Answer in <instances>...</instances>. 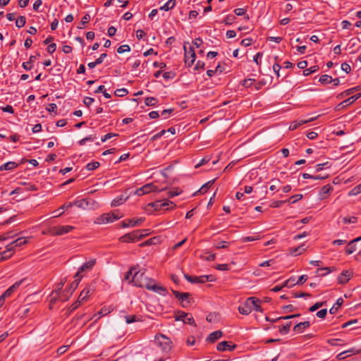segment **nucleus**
<instances>
[{
  "label": "nucleus",
  "instance_id": "obj_1",
  "mask_svg": "<svg viewBox=\"0 0 361 361\" xmlns=\"http://www.w3.org/2000/svg\"><path fill=\"white\" fill-rule=\"evenodd\" d=\"M96 264V259H91L90 260L85 262L82 265H81L78 271L75 275V279L71 283V288L73 290H75L78 286L82 278L83 277V273L88 272L92 269Z\"/></svg>",
  "mask_w": 361,
  "mask_h": 361
},
{
  "label": "nucleus",
  "instance_id": "obj_2",
  "mask_svg": "<svg viewBox=\"0 0 361 361\" xmlns=\"http://www.w3.org/2000/svg\"><path fill=\"white\" fill-rule=\"evenodd\" d=\"M152 279L148 278L145 276L144 271H135L132 276L131 280L129 281V284H132L137 287H145L148 282H150Z\"/></svg>",
  "mask_w": 361,
  "mask_h": 361
},
{
  "label": "nucleus",
  "instance_id": "obj_3",
  "mask_svg": "<svg viewBox=\"0 0 361 361\" xmlns=\"http://www.w3.org/2000/svg\"><path fill=\"white\" fill-rule=\"evenodd\" d=\"M154 343L163 352L168 353L172 348L170 338L163 334L156 335Z\"/></svg>",
  "mask_w": 361,
  "mask_h": 361
},
{
  "label": "nucleus",
  "instance_id": "obj_4",
  "mask_svg": "<svg viewBox=\"0 0 361 361\" xmlns=\"http://www.w3.org/2000/svg\"><path fill=\"white\" fill-rule=\"evenodd\" d=\"M148 207H152L155 211H159L161 209L171 210L173 209L176 205L172 201L169 200H164V201L157 200L154 202H151L147 204Z\"/></svg>",
  "mask_w": 361,
  "mask_h": 361
},
{
  "label": "nucleus",
  "instance_id": "obj_5",
  "mask_svg": "<svg viewBox=\"0 0 361 361\" xmlns=\"http://www.w3.org/2000/svg\"><path fill=\"white\" fill-rule=\"evenodd\" d=\"M73 229L74 227L72 226H56L47 228V231H43V233L51 235H62L71 232Z\"/></svg>",
  "mask_w": 361,
  "mask_h": 361
},
{
  "label": "nucleus",
  "instance_id": "obj_6",
  "mask_svg": "<svg viewBox=\"0 0 361 361\" xmlns=\"http://www.w3.org/2000/svg\"><path fill=\"white\" fill-rule=\"evenodd\" d=\"M143 231H133V232L125 234L119 238V241L122 243H135L142 238L146 236V234H142Z\"/></svg>",
  "mask_w": 361,
  "mask_h": 361
},
{
  "label": "nucleus",
  "instance_id": "obj_7",
  "mask_svg": "<svg viewBox=\"0 0 361 361\" xmlns=\"http://www.w3.org/2000/svg\"><path fill=\"white\" fill-rule=\"evenodd\" d=\"M74 206L82 209H94L97 207V202L92 198H84L73 202Z\"/></svg>",
  "mask_w": 361,
  "mask_h": 361
},
{
  "label": "nucleus",
  "instance_id": "obj_8",
  "mask_svg": "<svg viewBox=\"0 0 361 361\" xmlns=\"http://www.w3.org/2000/svg\"><path fill=\"white\" fill-rule=\"evenodd\" d=\"M185 279L192 283H204L207 281H214L215 277L213 275H203L200 276H192L188 274H184Z\"/></svg>",
  "mask_w": 361,
  "mask_h": 361
},
{
  "label": "nucleus",
  "instance_id": "obj_9",
  "mask_svg": "<svg viewBox=\"0 0 361 361\" xmlns=\"http://www.w3.org/2000/svg\"><path fill=\"white\" fill-rule=\"evenodd\" d=\"M166 188H159L157 185H154V183H147L143 185L142 187L138 188L135 194L138 196H141L145 194H148L151 192H161L164 191Z\"/></svg>",
  "mask_w": 361,
  "mask_h": 361
},
{
  "label": "nucleus",
  "instance_id": "obj_10",
  "mask_svg": "<svg viewBox=\"0 0 361 361\" xmlns=\"http://www.w3.org/2000/svg\"><path fill=\"white\" fill-rule=\"evenodd\" d=\"M175 319L176 321H183L185 324H188L191 326H196L195 319L191 314L186 313L183 311H178L175 313Z\"/></svg>",
  "mask_w": 361,
  "mask_h": 361
},
{
  "label": "nucleus",
  "instance_id": "obj_11",
  "mask_svg": "<svg viewBox=\"0 0 361 361\" xmlns=\"http://www.w3.org/2000/svg\"><path fill=\"white\" fill-rule=\"evenodd\" d=\"M172 293L175 297L181 302L183 307H187L192 300V298H190L191 295L189 293H180L174 290H172Z\"/></svg>",
  "mask_w": 361,
  "mask_h": 361
},
{
  "label": "nucleus",
  "instance_id": "obj_12",
  "mask_svg": "<svg viewBox=\"0 0 361 361\" xmlns=\"http://www.w3.org/2000/svg\"><path fill=\"white\" fill-rule=\"evenodd\" d=\"M25 280L26 279H23L14 283L0 296V301L4 304L5 298H9L20 287V286L25 281Z\"/></svg>",
  "mask_w": 361,
  "mask_h": 361
},
{
  "label": "nucleus",
  "instance_id": "obj_13",
  "mask_svg": "<svg viewBox=\"0 0 361 361\" xmlns=\"http://www.w3.org/2000/svg\"><path fill=\"white\" fill-rule=\"evenodd\" d=\"M120 219V216L113 214H103L98 216L94 223L96 224H104L110 222H114L115 220Z\"/></svg>",
  "mask_w": 361,
  "mask_h": 361
},
{
  "label": "nucleus",
  "instance_id": "obj_14",
  "mask_svg": "<svg viewBox=\"0 0 361 361\" xmlns=\"http://www.w3.org/2000/svg\"><path fill=\"white\" fill-rule=\"evenodd\" d=\"M146 288L149 290L159 293L162 295H166L167 293L166 288L162 286L155 283L154 280L152 279L150 280V282H148L147 285H146Z\"/></svg>",
  "mask_w": 361,
  "mask_h": 361
},
{
  "label": "nucleus",
  "instance_id": "obj_15",
  "mask_svg": "<svg viewBox=\"0 0 361 361\" xmlns=\"http://www.w3.org/2000/svg\"><path fill=\"white\" fill-rule=\"evenodd\" d=\"M183 49L185 51V63L188 67H190L192 66L196 59L194 48L190 47L189 50L187 51L186 47L184 46Z\"/></svg>",
  "mask_w": 361,
  "mask_h": 361
},
{
  "label": "nucleus",
  "instance_id": "obj_16",
  "mask_svg": "<svg viewBox=\"0 0 361 361\" xmlns=\"http://www.w3.org/2000/svg\"><path fill=\"white\" fill-rule=\"evenodd\" d=\"M94 291V286L93 284L87 285L80 293L78 298L82 301H86L89 296Z\"/></svg>",
  "mask_w": 361,
  "mask_h": 361
},
{
  "label": "nucleus",
  "instance_id": "obj_17",
  "mask_svg": "<svg viewBox=\"0 0 361 361\" xmlns=\"http://www.w3.org/2000/svg\"><path fill=\"white\" fill-rule=\"evenodd\" d=\"M253 302L250 299H247L245 302L238 307V311L243 315L249 314L251 311V306L253 305Z\"/></svg>",
  "mask_w": 361,
  "mask_h": 361
},
{
  "label": "nucleus",
  "instance_id": "obj_18",
  "mask_svg": "<svg viewBox=\"0 0 361 361\" xmlns=\"http://www.w3.org/2000/svg\"><path fill=\"white\" fill-rule=\"evenodd\" d=\"M236 348V345L232 344V343L228 341H221L217 344L216 349L219 351H233Z\"/></svg>",
  "mask_w": 361,
  "mask_h": 361
},
{
  "label": "nucleus",
  "instance_id": "obj_19",
  "mask_svg": "<svg viewBox=\"0 0 361 361\" xmlns=\"http://www.w3.org/2000/svg\"><path fill=\"white\" fill-rule=\"evenodd\" d=\"M352 276V271L349 270H344L338 276V283L340 284H345L349 281Z\"/></svg>",
  "mask_w": 361,
  "mask_h": 361
},
{
  "label": "nucleus",
  "instance_id": "obj_20",
  "mask_svg": "<svg viewBox=\"0 0 361 361\" xmlns=\"http://www.w3.org/2000/svg\"><path fill=\"white\" fill-rule=\"evenodd\" d=\"M317 118V116H315V117H312V118H310L307 120L295 121L290 123V125L289 126V130H294L297 129L299 126H302V124H305V123H309V122L316 120Z\"/></svg>",
  "mask_w": 361,
  "mask_h": 361
},
{
  "label": "nucleus",
  "instance_id": "obj_21",
  "mask_svg": "<svg viewBox=\"0 0 361 361\" xmlns=\"http://www.w3.org/2000/svg\"><path fill=\"white\" fill-rule=\"evenodd\" d=\"M26 243L27 240L25 238H18L16 240L12 241L11 243L8 244V245L9 246L8 250H12L13 251L15 247H20L26 244Z\"/></svg>",
  "mask_w": 361,
  "mask_h": 361
},
{
  "label": "nucleus",
  "instance_id": "obj_22",
  "mask_svg": "<svg viewBox=\"0 0 361 361\" xmlns=\"http://www.w3.org/2000/svg\"><path fill=\"white\" fill-rule=\"evenodd\" d=\"M144 221V219L142 218H140V219H137L136 220L135 219H128L126 221H123L122 222V227L123 228H126V227H129V226H137V225H140Z\"/></svg>",
  "mask_w": 361,
  "mask_h": 361
},
{
  "label": "nucleus",
  "instance_id": "obj_23",
  "mask_svg": "<svg viewBox=\"0 0 361 361\" xmlns=\"http://www.w3.org/2000/svg\"><path fill=\"white\" fill-rule=\"evenodd\" d=\"M310 326V323L308 321L300 322L294 326L293 331L297 334H300L303 331Z\"/></svg>",
  "mask_w": 361,
  "mask_h": 361
},
{
  "label": "nucleus",
  "instance_id": "obj_24",
  "mask_svg": "<svg viewBox=\"0 0 361 361\" xmlns=\"http://www.w3.org/2000/svg\"><path fill=\"white\" fill-rule=\"evenodd\" d=\"M223 336L221 331L218 330L211 333L207 338V341L210 343H214L216 340Z\"/></svg>",
  "mask_w": 361,
  "mask_h": 361
},
{
  "label": "nucleus",
  "instance_id": "obj_25",
  "mask_svg": "<svg viewBox=\"0 0 361 361\" xmlns=\"http://www.w3.org/2000/svg\"><path fill=\"white\" fill-rule=\"evenodd\" d=\"M333 190V188L331 185L327 184L323 186L319 190V196L322 199H324L327 195Z\"/></svg>",
  "mask_w": 361,
  "mask_h": 361
},
{
  "label": "nucleus",
  "instance_id": "obj_26",
  "mask_svg": "<svg viewBox=\"0 0 361 361\" xmlns=\"http://www.w3.org/2000/svg\"><path fill=\"white\" fill-rule=\"evenodd\" d=\"M18 164L15 161H8L0 166V171H10L18 166Z\"/></svg>",
  "mask_w": 361,
  "mask_h": 361
},
{
  "label": "nucleus",
  "instance_id": "obj_27",
  "mask_svg": "<svg viewBox=\"0 0 361 361\" xmlns=\"http://www.w3.org/2000/svg\"><path fill=\"white\" fill-rule=\"evenodd\" d=\"M248 299H250L251 301L253 302V305H250L251 306V311H252L253 310L257 311V312H262V308L260 306V304H261V301L255 298V297H250V298H248Z\"/></svg>",
  "mask_w": 361,
  "mask_h": 361
},
{
  "label": "nucleus",
  "instance_id": "obj_28",
  "mask_svg": "<svg viewBox=\"0 0 361 361\" xmlns=\"http://www.w3.org/2000/svg\"><path fill=\"white\" fill-rule=\"evenodd\" d=\"M74 290H73V288H71V284L69 288H66L61 293V295L63 296L60 298L61 300V301L65 302V301L68 300Z\"/></svg>",
  "mask_w": 361,
  "mask_h": 361
},
{
  "label": "nucleus",
  "instance_id": "obj_29",
  "mask_svg": "<svg viewBox=\"0 0 361 361\" xmlns=\"http://www.w3.org/2000/svg\"><path fill=\"white\" fill-rule=\"evenodd\" d=\"M356 243V241H354V239L348 243L345 250L346 255H351L357 250Z\"/></svg>",
  "mask_w": 361,
  "mask_h": 361
},
{
  "label": "nucleus",
  "instance_id": "obj_30",
  "mask_svg": "<svg viewBox=\"0 0 361 361\" xmlns=\"http://www.w3.org/2000/svg\"><path fill=\"white\" fill-rule=\"evenodd\" d=\"M360 97H361V93L353 95V96L345 99L344 101H343L341 102V104H343V106H348V105L353 104L357 99H358Z\"/></svg>",
  "mask_w": 361,
  "mask_h": 361
},
{
  "label": "nucleus",
  "instance_id": "obj_31",
  "mask_svg": "<svg viewBox=\"0 0 361 361\" xmlns=\"http://www.w3.org/2000/svg\"><path fill=\"white\" fill-rule=\"evenodd\" d=\"M333 270H335L334 267H323L317 269L316 273L322 276H324L328 274L331 273Z\"/></svg>",
  "mask_w": 361,
  "mask_h": 361
},
{
  "label": "nucleus",
  "instance_id": "obj_32",
  "mask_svg": "<svg viewBox=\"0 0 361 361\" xmlns=\"http://www.w3.org/2000/svg\"><path fill=\"white\" fill-rule=\"evenodd\" d=\"M126 200L127 197H124L123 195L117 197L112 200L111 205V207H117L121 205L126 201Z\"/></svg>",
  "mask_w": 361,
  "mask_h": 361
},
{
  "label": "nucleus",
  "instance_id": "obj_33",
  "mask_svg": "<svg viewBox=\"0 0 361 361\" xmlns=\"http://www.w3.org/2000/svg\"><path fill=\"white\" fill-rule=\"evenodd\" d=\"M290 326L291 322H288L284 324L279 326V331L281 334H287L290 331Z\"/></svg>",
  "mask_w": 361,
  "mask_h": 361
},
{
  "label": "nucleus",
  "instance_id": "obj_34",
  "mask_svg": "<svg viewBox=\"0 0 361 361\" xmlns=\"http://www.w3.org/2000/svg\"><path fill=\"white\" fill-rule=\"evenodd\" d=\"M305 251V247L304 245L290 249V253L295 256L299 255L302 254V252H304Z\"/></svg>",
  "mask_w": 361,
  "mask_h": 361
},
{
  "label": "nucleus",
  "instance_id": "obj_35",
  "mask_svg": "<svg viewBox=\"0 0 361 361\" xmlns=\"http://www.w3.org/2000/svg\"><path fill=\"white\" fill-rule=\"evenodd\" d=\"M176 5V0H169L160 9L168 11L172 9Z\"/></svg>",
  "mask_w": 361,
  "mask_h": 361
},
{
  "label": "nucleus",
  "instance_id": "obj_36",
  "mask_svg": "<svg viewBox=\"0 0 361 361\" xmlns=\"http://www.w3.org/2000/svg\"><path fill=\"white\" fill-rule=\"evenodd\" d=\"M214 182V180L208 181L207 183L204 184L197 192L201 194H204L205 192H207V191L209 190V188L212 187Z\"/></svg>",
  "mask_w": 361,
  "mask_h": 361
},
{
  "label": "nucleus",
  "instance_id": "obj_37",
  "mask_svg": "<svg viewBox=\"0 0 361 361\" xmlns=\"http://www.w3.org/2000/svg\"><path fill=\"white\" fill-rule=\"evenodd\" d=\"M319 81L324 85L332 82V77L329 75H322L320 76Z\"/></svg>",
  "mask_w": 361,
  "mask_h": 361
},
{
  "label": "nucleus",
  "instance_id": "obj_38",
  "mask_svg": "<svg viewBox=\"0 0 361 361\" xmlns=\"http://www.w3.org/2000/svg\"><path fill=\"white\" fill-rule=\"evenodd\" d=\"M90 20V16L87 13L85 14L82 18V20L80 21V23H79L78 26V28L79 29H82L83 28V27L89 23V21Z\"/></svg>",
  "mask_w": 361,
  "mask_h": 361
},
{
  "label": "nucleus",
  "instance_id": "obj_39",
  "mask_svg": "<svg viewBox=\"0 0 361 361\" xmlns=\"http://www.w3.org/2000/svg\"><path fill=\"white\" fill-rule=\"evenodd\" d=\"M26 23V18L23 16H19L16 20V26L18 28L24 27Z\"/></svg>",
  "mask_w": 361,
  "mask_h": 361
},
{
  "label": "nucleus",
  "instance_id": "obj_40",
  "mask_svg": "<svg viewBox=\"0 0 361 361\" xmlns=\"http://www.w3.org/2000/svg\"><path fill=\"white\" fill-rule=\"evenodd\" d=\"M66 283V279H63L56 285V289L53 291V294L61 295V290H62Z\"/></svg>",
  "mask_w": 361,
  "mask_h": 361
},
{
  "label": "nucleus",
  "instance_id": "obj_41",
  "mask_svg": "<svg viewBox=\"0 0 361 361\" xmlns=\"http://www.w3.org/2000/svg\"><path fill=\"white\" fill-rule=\"evenodd\" d=\"M82 302L78 298V300L75 301L74 303H73L67 310L68 314H71L73 311L76 310L82 303Z\"/></svg>",
  "mask_w": 361,
  "mask_h": 361
},
{
  "label": "nucleus",
  "instance_id": "obj_42",
  "mask_svg": "<svg viewBox=\"0 0 361 361\" xmlns=\"http://www.w3.org/2000/svg\"><path fill=\"white\" fill-rule=\"evenodd\" d=\"M145 103L147 106H154L157 103V99L154 97H149L145 99Z\"/></svg>",
  "mask_w": 361,
  "mask_h": 361
},
{
  "label": "nucleus",
  "instance_id": "obj_43",
  "mask_svg": "<svg viewBox=\"0 0 361 361\" xmlns=\"http://www.w3.org/2000/svg\"><path fill=\"white\" fill-rule=\"evenodd\" d=\"M6 250L2 252H1V255L2 257H5V260L9 259L13 253V251L12 250H8L9 246L7 245L6 247Z\"/></svg>",
  "mask_w": 361,
  "mask_h": 361
},
{
  "label": "nucleus",
  "instance_id": "obj_44",
  "mask_svg": "<svg viewBox=\"0 0 361 361\" xmlns=\"http://www.w3.org/2000/svg\"><path fill=\"white\" fill-rule=\"evenodd\" d=\"M295 285H297L295 279L294 277H290L283 283V286L291 288Z\"/></svg>",
  "mask_w": 361,
  "mask_h": 361
},
{
  "label": "nucleus",
  "instance_id": "obj_45",
  "mask_svg": "<svg viewBox=\"0 0 361 361\" xmlns=\"http://www.w3.org/2000/svg\"><path fill=\"white\" fill-rule=\"evenodd\" d=\"M125 320L127 324H131L140 321V319L136 315H128L125 316Z\"/></svg>",
  "mask_w": 361,
  "mask_h": 361
},
{
  "label": "nucleus",
  "instance_id": "obj_46",
  "mask_svg": "<svg viewBox=\"0 0 361 361\" xmlns=\"http://www.w3.org/2000/svg\"><path fill=\"white\" fill-rule=\"evenodd\" d=\"M302 198V194H297V195L291 196L286 201H287V202H289V203H291V204H294L296 202H298V200H301Z\"/></svg>",
  "mask_w": 361,
  "mask_h": 361
},
{
  "label": "nucleus",
  "instance_id": "obj_47",
  "mask_svg": "<svg viewBox=\"0 0 361 361\" xmlns=\"http://www.w3.org/2000/svg\"><path fill=\"white\" fill-rule=\"evenodd\" d=\"M255 81V79H252V78L245 79L241 82V85L243 87H245V88H248V87H250L253 85Z\"/></svg>",
  "mask_w": 361,
  "mask_h": 361
},
{
  "label": "nucleus",
  "instance_id": "obj_48",
  "mask_svg": "<svg viewBox=\"0 0 361 361\" xmlns=\"http://www.w3.org/2000/svg\"><path fill=\"white\" fill-rule=\"evenodd\" d=\"M99 166H100L99 162H98V161H93V162H90V163L87 164L86 165V169L88 171H92V170H94V169H97Z\"/></svg>",
  "mask_w": 361,
  "mask_h": 361
},
{
  "label": "nucleus",
  "instance_id": "obj_49",
  "mask_svg": "<svg viewBox=\"0 0 361 361\" xmlns=\"http://www.w3.org/2000/svg\"><path fill=\"white\" fill-rule=\"evenodd\" d=\"M135 269V267H132L128 271H127L124 276V280L129 283V281L131 280Z\"/></svg>",
  "mask_w": 361,
  "mask_h": 361
},
{
  "label": "nucleus",
  "instance_id": "obj_50",
  "mask_svg": "<svg viewBox=\"0 0 361 361\" xmlns=\"http://www.w3.org/2000/svg\"><path fill=\"white\" fill-rule=\"evenodd\" d=\"M128 91L126 88L117 89L114 92V94L117 97H124L128 94Z\"/></svg>",
  "mask_w": 361,
  "mask_h": 361
},
{
  "label": "nucleus",
  "instance_id": "obj_51",
  "mask_svg": "<svg viewBox=\"0 0 361 361\" xmlns=\"http://www.w3.org/2000/svg\"><path fill=\"white\" fill-rule=\"evenodd\" d=\"M61 297H63L61 295L53 294L52 292L51 294L50 305H54L59 300L61 301V300L60 299Z\"/></svg>",
  "mask_w": 361,
  "mask_h": 361
},
{
  "label": "nucleus",
  "instance_id": "obj_52",
  "mask_svg": "<svg viewBox=\"0 0 361 361\" xmlns=\"http://www.w3.org/2000/svg\"><path fill=\"white\" fill-rule=\"evenodd\" d=\"M319 70V67L317 66H312L307 69H305L304 71H303V73L305 75H309L313 73H315L316 71H317Z\"/></svg>",
  "mask_w": 361,
  "mask_h": 361
},
{
  "label": "nucleus",
  "instance_id": "obj_53",
  "mask_svg": "<svg viewBox=\"0 0 361 361\" xmlns=\"http://www.w3.org/2000/svg\"><path fill=\"white\" fill-rule=\"evenodd\" d=\"M130 51V47L129 45L128 44H123V45H121L120 46L118 49H117V52L118 54H123L124 52H128Z\"/></svg>",
  "mask_w": 361,
  "mask_h": 361
},
{
  "label": "nucleus",
  "instance_id": "obj_54",
  "mask_svg": "<svg viewBox=\"0 0 361 361\" xmlns=\"http://www.w3.org/2000/svg\"><path fill=\"white\" fill-rule=\"evenodd\" d=\"M360 192H361V183L359 184L358 185L355 186L354 188H353L349 192V195H350V196L357 195Z\"/></svg>",
  "mask_w": 361,
  "mask_h": 361
},
{
  "label": "nucleus",
  "instance_id": "obj_55",
  "mask_svg": "<svg viewBox=\"0 0 361 361\" xmlns=\"http://www.w3.org/2000/svg\"><path fill=\"white\" fill-rule=\"evenodd\" d=\"M357 221V218L355 216H345L343 219V222L344 224H354L356 223Z\"/></svg>",
  "mask_w": 361,
  "mask_h": 361
},
{
  "label": "nucleus",
  "instance_id": "obj_56",
  "mask_svg": "<svg viewBox=\"0 0 361 361\" xmlns=\"http://www.w3.org/2000/svg\"><path fill=\"white\" fill-rule=\"evenodd\" d=\"M181 192V190L178 188H174L171 190H169L168 192V195L170 198L174 197L177 195H178Z\"/></svg>",
  "mask_w": 361,
  "mask_h": 361
},
{
  "label": "nucleus",
  "instance_id": "obj_57",
  "mask_svg": "<svg viewBox=\"0 0 361 361\" xmlns=\"http://www.w3.org/2000/svg\"><path fill=\"white\" fill-rule=\"evenodd\" d=\"M73 205H74L73 202H70L68 204L63 205L61 207L59 208V209H61L62 212H59V214H55L54 216H53V217H57V216H61L64 212L65 210L68 209L69 207H72Z\"/></svg>",
  "mask_w": 361,
  "mask_h": 361
},
{
  "label": "nucleus",
  "instance_id": "obj_58",
  "mask_svg": "<svg viewBox=\"0 0 361 361\" xmlns=\"http://www.w3.org/2000/svg\"><path fill=\"white\" fill-rule=\"evenodd\" d=\"M325 304L324 302H316L314 305L311 306L309 309L310 312H314L321 307H322Z\"/></svg>",
  "mask_w": 361,
  "mask_h": 361
},
{
  "label": "nucleus",
  "instance_id": "obj_59",
  "mask_svg": "<svg viewBox=\"0 0 361 361\" xmlns=\"http://www.w3.org/2000/svg\"><path fill=\"white\" fill-rule=\"evenodd\" d=\"M342 341L340 339H329L328 341V343L333 346H337V345H343L344 343H341Z\"/></svg>",
  "mask_w": 361,
  "mask_h": 361
},
{
  "label": "nucleus",
  "instance_id": "obj_60",
  "mask_svg": "<svg viewBox=\"0 0 361 361\" xmlns=\"http://www.w3.org/2000/svg\"><path fill=\"white\" fill-rule=\"evenodd\" d=\"M111 312V310L109 308L103 307L98 312L97 314L99 315V318H100L102 316L106 315Z\"/></svg>",
  "mask_w": 361,
  "mask_h": 361
},
{
  "label": "nucleus",
  "instance_id": "obj_61",
  "mask_svg": "<svg viewBox=\"0 0 361 361\" xmlns=\"http://www.w3.org/2000/svg\"><path fill=\"white\" fill-rule=\"evenodd\" d=\"M350 355L348 353V352L345 350V351H343L341 353H339L338 355H337L336 356V359L338 360H344L345 359L346 357H349Z\"/></svg>",
  "mask_w": 361,
  "mask_h": 361
},
{
  "label": "nucleus",
  "instance_id": "obj_62",
  "mask_svg": "<svg viewBox=\"0 0 361 361\" xmlns=\"http://www.w3.org/2000/svg\"><path fill=\"white\" fill-rule=\"evenodd\" d=\"M57 106L54 103L49 104L47 110L51 113H56Z\"/></svg>",
  "mask_w": 361,
  "mask_h": 361
},
{
  "label": "nucleus",
  "instance_id": "obj_63",
  "mask_svg": "<svg viewBox=\"0 0 361 361\" xmlns=\"http://www.w3.org/2000/svg\"><path fill=\"white\" fill-rule=\"evenodd\" d=\"M234 13H235V15H237L238 16H244V15H245L246 9L244 8H235L234 10Z\"/></svg>",
  "mask_w": 361,
  "mask_h": 361
},
{
  "label": "nucleus",
  "instance_id": "obj_64",
  "mask_svg": "<svg viewBox=\"0 0 361 361\" xmlns=\"http://www.w3.org/2000/svg\"><path fill=\"white\" fill-rule=\"evenodd\" d=\"M341 69L346 73H349L351 71L350 66L345 62L341 64Z\"/></svg>",
  "mask_w": 361,
  "mask_h": 361
}]
</instances>
